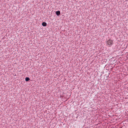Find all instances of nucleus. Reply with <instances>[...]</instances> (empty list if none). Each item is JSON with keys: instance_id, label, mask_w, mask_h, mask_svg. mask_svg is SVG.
Masks as SVG:
<instances>
[{"instance_id": "obj_3", "label": "nucleus", "mask_w": 128, "mask_h": 128, "mask_svg": "<svg viewBox=\"0 0 128 128\" xmlns=\"http://www.w3.org/2000/svg\"><path fill=\"white\" fill-rule=\"evenodd\" d=\"M42 25L44 26H46L47 25V24L45 22H43L42 24Z\"/></svg>"}, {"instance_id": "obj_4", "label": "nucleus", "mask_w": 128, "mask_h": 128, "mask_svg": "<svg viewBox=\"0 0 128 128\" xmlns=\"http://www.w3.org/2000/svg\"><path fill=\"white\" fill-rule=\"evenodd\" d=\"M30 79L28 77H26L25 78V80L26 82H28L30 80Z\"/></svg>"}, {"instance_id": "obj_2", "label": "nucleus", "mask_w": 128, "mask_h": 128, "mask_svg": "<svg viewBox=\"0 0 128 128\" xmlns=\"http://www.w3.org/2000/svg\"><path fill=\"white\" fill-rule=\"evenodd\" d=\"M60 12L59 10L56 11V14L58 16H59L60 14Z\"/></svg>"}, {"instance_id": "obj_1", "label": "nucleus", "mask_w": 128, "mask_h": 128, "mask_svg": "<svg viewBox=\"0 0 128 128\" xmlns=\"http://www.w3.org/2000/svg\"><path fill=\"white\" fill-rule=\"evenodd\" d=\"M106 45L108 46V47L111 46L113 44V40L110 39H109L108 40L106 41Z\"/></svg>"}]
</instances>
